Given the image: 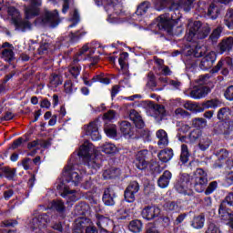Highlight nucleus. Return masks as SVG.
Here are the masks:
<instances>
[{"label": "nucleus", "instance_id": "f257e3e1", "mask_svg": "<svg viewBox=\"0 0 233 233\" xmlns=\"http://www.w3.org/2000/svg\"><path fill=\"white\" fill-rule=\"evenodd\" d=\"M99 168H101V159L97 157V155H94V157L80 164L72 163V166L67 165L64 168L62 180L56 186V188L57 190H63L61 193L63 198H69L70 201H76V197L72 196L74 191L68 188V183L77 187L83 179V174L92 176L97 174Z\"/></svg>", "mask_w": 233, "mask_h": 233}, {"label": "nucleus", "instance_id": "f03ea898", "mask_svg": "<svg viewBox=\"0 0 233 233\" xmlns=\"http://www.w3.org/2000/svg\"><path fill=\"white\" fill-rule=\"evenodd\" d=\"M169 12L160 15L158 16L157 28L158 30H164L169 35H172L174 26L179 23L181 19V13L179 12V5L172 3L171 6L168 7Z\"/></svg>", "mask_w": 233, "mask_h": 233}, {"label": "nucleus", "instance_id": "7ed1b4c3", "mask_svg": "<svg viewBox=\"0 0 233 233\" xmlns=\"http://www.w3.org/2000/svg\"><path fill=\"white\" fill-rule=\"evenodd\" d=\"M135 166L141 172H149L151 174H161L163 172V167L158 164H152L148 161V150L143 149L137 152L136 159L134 161Z\"/></svg>", "mask_w": 233, "mask_h": 233}, {"label": "nucleus", "instance_id": "20e7f679", "mask_svg": "<svg viewBox=\"0 0 233 233\" xmlns=\"http://www.w3.org/2000/svg\"><path fill=\"white\" fill-rule=\"evenodd\" d=\"M187 41L192 43L196 39H206L210 34V27L203 26L201 21L197 20L188 24Z\"/></svg>", "mask_w": 233, "mask_h": 233}, {"label": "nucleus", "instance_id": "39448f33", "mask_svg": "<svg viewBox=\"0 0 233 233\" xmlns=\"http://www.w3.org/2000/svg\"><path fill=\"white\" fill-rule=\"evenodd\" d=\"M129 119L133 121L137 128L135 131V134L137 136V139H139V137H142L143 139H150V130L145 128V120H143V116H141L139 112L136 109L131 110Z\"/></svg>", "mask_w": 233, "mask_h": 233}, {"label": "nucleus", "instance_id": "423d86ee", "mask_svg": "<svg viewBox=\"0 0 233 233\" xmlns=\"http://www.w3.org/2000/svg\"><path fill=\"white\" fill-rule=\"evenodd\" d=\"M175 190L184 196H194L192 191L191 176L187 173H181L174 185Z\"/></svg>", "mask_w": 233, "mask_h": 233}, {"label": "nucleus", "instance_id": "0eeeda50", "mask_svg": "<svg viewBox=\"0 0 233 233\" xmlns=\"http://www.w3.org/2000/svg\"><path fill=\"white\" fill-rule=\"evenodd\" d=\"M198 175L191 176V190L194 188L198 194L205 192L207 185H208V178L207 177V172L202 168L197 170Z\"/></svg>", "mask_w": 233, "mask_h": 233}, {"label": "nucleus", "instance_id": "6e6552de", "mask_svg": "<svg viewBox=\"0 0 233 233\" xmlns=\"http://www.w3.org/2000/svg\"><path fill=\"white\" fill-rule=\"evenodd\" d=\"M218 214L224 219H230L233 217V192H229L221 202Z\"/></svg>", "mask_w": 233, "mask_h": 233}, {"label": "nucleus", "instance_id": "1a4fd4ad", "mask_svg": "<svg viewBox=\"0 0 233 233\" xmlns=\"http://www.w3.org/2000/svg\"><path fill=\"white\" fill-rule=\"evenodd\" d=\"M48 223H50V216L46 213H41L32 219L31 228L34 232L45 233V231H43V228H46Z\"/></svg>", "mask_w": 233, "mask_h": 233}, {"label": "nucleus", "instance_id": "9d476101", "mask_svg": "<svg viewBox=\"0 0 233 233\" xmlns=\"http://www.w3.org/2000/svg\"><path fill=\"white\" fill-rule=\"evenodd\" d=\"M141 186H139V182L133 180L129 182L127 187L124 191V198L127 203H134L136 201V194L139 192Z\"/></svg>", "mask_w": 233, "mask_h": 233}, {"label": "nucleus", "instance_id": "9b49d317", "mask_svg": "<svg viewBox=\"0 0 233 233\" xmlns=\"http://www.w3.org/2000/svg\"><path fill=\"white\" fill-rule=\"evenodd\" d=\"M99 125H101V118H96L85 128L86 136H90L92 141H99L101 139Z\"/></svg>", "mask_w": 233, "mask_h": 233}, {"label": "nucleus", "instance_id": "f8f14e48", "mask_svg": "<svg viewBox=\"0 0 233 233\" xmlns=\"http://www.w3.org/2000/svg\"><path fill=\"white\" fill-rule=\"evenodd\" d=\"M219 106H221V101L218 98L207 100L201 104L195 102V114L204 112L208 108H219Z\"/></svg>", "mask_w": 233, "mask_h": 233}, {"label": "nucleus", "instance_id": "ddd939ff", "mask_svg": "<svg viewBox=\"0 0 233 233\" xmlns=\"http://www.w3.org/2000/svg\"><path fill=\"white\" fill-rule=\"evenodd\" d=\"M213 132L216 136H225V137H228L233 132V126L230 122H218L214 127Z\"/></svg>", "mask_w": 233, "mask_h": 233}, {"label": "nucleus", "instance_id": "4468645a", "mask_svg": "<svg viewBox=\"0 0 233 233\" xmlns=\"http://www.w3.org/2000/svg\"><path fill=\"white\" fill-rule=\"evenodd\" d=\"M92 154H94V145L89 142H85L80 146L77 156L79 159H82V163L92 158Z\"/></svg>", "mask_w": 233, "mask_h": 233}, {"label": "nucleus", "instance_id": "2eb2a0df", "mask_svg": "<svg viewBox=\"0 0 233 233\" xmlns=\"http://www.w3.org/2000/svg\"><path fill=\"white\" fill-rule=\"evenodd\" d=\"M11 21L15 25V30H20L21 32H28L32 30V26H34L29 19H22L21 16L13 17L11 18Z\"/></svg>", "mask_w": 233, "mask_h": 233}, {"label": "nucleus", "instance_id": "dca6fc26", "mask_svg": "<svg viewBox=\"0 0 233 233\" xmlns=\"http://www.w3.org/2000/svg\"><path fill=\"white\" fill-rule=\"evenodd\" d=\"M120 132L127 139H136L138 137L137 134H136V128L132 127V124L128 121H122L120 123Z\"/></svg>", "mask_w": 233, "mask_h": 233}, {"label": "nucleus", "instance_id": "f3484780", "mask_svg": "<svg viewBox=\"0 0 233 233\" xmlns=\"http://www.w3.org/2000/svg\"><path fill=\"white\" fill-rule=\"evenodd\" d=\"M159 208L156 206H147L142 209L141 216L146 221H152L159 216Z\"/></svg>", "mask_w": 233, "mask_h": 233}, {"label": "nucleus", "instance_id": "a211bd4d", "mask_svg": "<svg viewBox=\"0 0 233 233\" xmlns=\"http://www.w3.org/2000/svg\"><path fill=\"white\" fill-rule=\"evenodd\" d=\"M205 9L203 7V10L209 19H212L213 21H216L219 17V14H221V10L219 9V6H218L214 3L210 4H204Z\"/></svg>", "mask_w": 233, "mask_h": 233}, {"label": "nucleus", "instance_id": "6ab92c4d", "mask_svg": "<svg viewBox=\"0 0 233 233\" xmlns=\"http://www.w3.org/2000/svg\"><path fill=\"white\" fill-rule=\"evenodd\" d=\"M116 198H117V195L114 189L111 187L104 189L102 201L106 207H114V205H116Z\"/></svg>", "mask_w": 233, "mask_h": 233}, {"label": "nucleus", "instance_id": "aec40b11", "mask_svg": "<svg viewBox=\"0 0 233 233\" xmlns=\"http://www.w3.org/2000/svg\"><path fill=\"white\" fill-rule=\"evenodd\" d=\"M210 87L201 86H195L189 93L190 97L192 99H203L210 94Z\"/></svg>", "mask_w": 233, "mask_h": 233}, {"label": "nucleus", "instance_id": "412c9836", "mask_svg": "<svg viewBox=\"0 0 233 233\" xmlns=\"http://www.w3.org/2000/svg\"><path fill=\"white\" fill-rule=\"evenodd\" d=\"M41 0H31V6L25 9V19H34L39 15V9L37 6H41Z\"/></svg>", "mask_w": 233, "mask_h": 233}, {"label": "nucleus", "instance_id": "4be33fe9", "mask_svg": "<svg viewBox=\"0 0 233 233\" xmlns=\"http://www.w3.org/2000/svg\"><path fill=\"white\" fill-rule=\"evenodd\" d=\"M59 11L55 9L54 11H46L44 14V19L46 25H51V26H57L59 25Z\"/></svg>", "mask_w": 233, "mask_h": 233}, {"label": "nucleus", "instance_id": "5701e85b", "mask_svg": "<svg viewBox=\"0 0 233 233\" xmlns=\"http://www.w3.org/2000/svg\"><path fill=\"white\" fill-rule=\"evenodd\" d=\"M214 63H216V54L209 53L202 57L199 67L201 70H210V67L214 66Z\"/></svg>", "mask_w": 233, "mask_h": 233}, {"label": "nucleus", "instance_id": "b1692460", "mask_svg": "<svg viewBox=\"0 0 233 233\" xmlns=\"http://www.w3.org/2000/svg\"><path fill=\"white\" fill-rule=\"evenodd\" d=\"M170 179H172V172L165 170L157 179L159 188H167L170 185Z\"/></svg>", "mask_w": 233, "mask_h": 233}, {"label": "nucleus", "instance_id": "393cba45", "mask_svg": "<svg viewBox=\"0 0 233 233\" xmlns=\"http://www.w3.org/2000/svg\"><path fill=\"white\" fill-rule=\"evenodd\" d=\"M230 114H232V110L230 107H221L217 114V119L219 122L230 123Z\"/></svg>", "mask_w": 233, "mask_h": 233}, {"label": "nucleus", "instance_id": "a878e982", "mask_svg": "<svg viewBox=\"0 0 233 233\" xmlns=\"http://www.w3.org/2000/svg\"><path fill=\"white\" fill-rule=\"evenodd\" d=\"M233 47V36H228L227 38H224L219 44H218V50L220 54H225V52H230Z\"/></svg>", "mask_w": 233, "mask_h": 233}, {"label": "nucleus", "instance_id": "bb28decb", "mask_svg": "<svg viewBox=\"0 0 233 233\" xmlns=\"http://www.w3.org/2000/svg\"><path fill=\"white\" fill-rule=\"evenodd\" d=\"M222 66H226L229 70H233V61L232 58H227L225 60L221 59L218 61L217 66H215L212 69L211 72L212 74H218L221 70Z\"/></svg>", "mask_w": 233, "mask_h": 233}, {"label": "nucleus", "instance_id": "cd10ccee", "mask_svg": "<svg viewBox=\"0 0 233 233\" xmlns=\"http://www.w3.org/2000/svg\"><path fill=\"white\" fill-rule=\"evenodd\" d=\"M190 227L195 228V230H201V228L205 227V215L200 214L193 217L192 220L190 221Z\"/></svg>", "mask_w": 233, "mask_h": 233}, {"label": "nucleus", "instance_id": "c85d7f7f", "mask_svg": "<svg viewBox=\"0 0 233 233\" xmlns=\"http://www.w3.org/2000/svg\"><path fill=\"white\" fill-rule=\"evenodd\" d=\"M51 208L56 210L63 218H66V207L63 200H53L51 203Z\"/></svg>", "mask_w": 233, "mask_h": 233}, {"label": "nucleus", "instance_id": "c756f323", "mask_svg": "<svg viewBox=\"0 0 233 233\" xmlns=\"http://www.w3.org/2000/svg\"><path fill=\"white\" fill-rule=\"evenodd\" d=\"M157 157L162 163H168L174 157V150L172 148H165L157 154Z\"/></svg>", "mask_w": 233, "mask_h": 233}, {"label": "nucleus", "instance_id": "7c9ffc66", "mask_svg": "<svg viewBox=\"0 0 233 233\" xmlns=\"http://www.w3.org/2000/svg\"><path fill=\"white\" fill-rule=\"evenodd\" d=\"M189 159L190 151H188V146H187V144H182L178 165H180V167H183V165H187V162Z\"/></svg>", "mask_w": 233, "mask_h": 233}, {"label": "nucleus", "instance_id": "2f4dec72", "mask_svg": "<svg viewBox=\"0 0 233 233\" xmlns=\"http://www.w3.org/2000/svg\"><path fill=\"white\" fill-rule=\"evenodd\" d=\"M128 230L132 233H141L143 230V221L140 219H133L128 224Z\"/></svg>", "mask_w": 233, "mask_h": 233}, {"label": "nucleus", "instance_id": "473e14b6", "mask_svg": "<svg viewBox=\"0 0 233 233\" xmlns=\"http://www.w3.org/2000/svg\"><path fill=\"white\" fill-rule=\"evenodd\" d=\"M156 136L158 139V147H167L168 146V134L165 129H159L157 131Z\"/></svg>", "mask_w": 233, "mask_h": 233}, {"label": "nucleus", "instance_id": "72a5a7b5", "mask_svg": "<svg viewBox=\"0 0 233 233\" xmlns=\"http://www.w3.org/2000/svg\"><path fill=\"white\" fill-rule=\"evenodd\" d=\"M100 150L101 152H104V154H106L107 156H114L115 154H117V152H119L117 147H116V145H114L113 143H106L102 145Z\"/></svg>", "mask_w": 233, "mask_h": 233}, {"label": "nucleus", "instance_id": "f704fd0d", "mask_svg": "<svg viewBox=\"0 0 233 233\" xmlns=\"http://www.w3.org/2000/svg\"><path fill=\"white\" fill-rule=\"evenodd\" d=\"M104 132L107 137H117V127L112 123L106 122V124H104Z\"/></svg>", "mask_w": 233, "mask_h": 233}, {"label": "nucleus", "instance_id": "c9c22d12", "mask_svg": "<svg viewBox=\"0 0 233 233\" xmlns=\"http://www.w3.org/2000/svg\"><path fill=\"white\" fill-rule=\"evenodd\" d=\"M163 207L166 212H171L172 214L179 212V205L176 201H167Z\"/></svg>", "mask_w": 233, "mask_h": 233}, {"label": "nucleus", "instance_id": "e433bc0d", "mask_svg": "<svg viewBox=\"0 0 233 233\" xmlns=\"http://www.w3.org/2000/svg\"><path fill=\"white\" fill-rule=\"evenodd\" d=\"M2 59L6 63H12V61L15 60V53H14V49H4L2 51Z\"/></svg>", "mask_w": 233, "mask_h": 233}, {"label": "nucleus", "instance_id": "4c0bfd02", "mask_svg": "<svg viewBox=\"0 0 233 233\" xmlns=\"http://www.w3.org/2000/svg\"><path fill=\"white\" fill-rule=\"evenodd\" d=\"M207 123V119L203 117H196L193 118L191 121L193 128H198V130H202V128H206Z\"/></svg>", "mask_w": 233, "mask_h": 233}, {"label": "nucleus", "instance_id": "58836bf2", "mask_svg": "<svg viewBox=\"0 0 233 233\" xmlns=\"http://www.w3.org/2000/svg\"><path fill=\"white\" fill-rule=\"evenodd\" d=\"M86 52H88V46H84L80 49V51L78 53H76V55L74 56V58H73L74 65H77V63H79V61H85V59H86V58L83 57V56H85V54H86Z\"/></svg>", "mask_w": 233, "mask_h": 233}, {"label": "nucleus", "instance_id": "ea45409f", "mask_svg": "<svg viewBox=\"0 0 233 233\" xmlns=\"http://www.w3.org/2000/svg\"><path fill=\"white\" fill-rule=\"evenodd\" d=\"M229 154L230 153L228 152V150L225 148H220L214 152V156L218 157V161H227V159H228Z\"/></svg>", "mask_w": 233, "mask_h": 233}, {"label": "nucleus", "instance_id": "a19ab883", "mask_svg": "<svg viewBox=\"0 0 233 233\" xmlns=\"http://www.w3.org/2000/svg\"><path fill=\"white\" fill-rule=\"evenodd\" d=\"M117 170H119L117 167H111L108 169H106L103 172V177L104 179H116L117 177Z\"/></svg>", "mask_w": 233, "mask_h": 233}, {"label": "nucleus", "instance_id": "79ce46f5", "mask_svg": "<svg viewBox=\"0 0 233 233\" xmlns=\"http://www.w3.org/2000/svg\"><path fill=\"white\" fill-rule=\"evenodd\" d=\"M50 85H52V86L55 88H57V86L63 85V76L61 75L53 73L50 77Z\"/></svg>", "mask_w": 233, "mask_h": 233}, {"label": "nucleus", "instance_id": "37998d69", "mask_svg": "<svg viewBox=\"0 0 233 233\" xmlns=\"http://www.w3.org/2000/svg\"><path fill=\"white\" fill-rule=\"evenodd\" d=\"M148 8H150V2H142L137 8V15H145L148 12Z\"/></svg>", "mask_w": 233, "mask_h": 233}, {"label": "nucleus", "instance_id": "c03bdc74", "mask_svg": "<svg viewBox=\"0 0 233 233\" xmlns=\"http://www.w3.org/2000/svg\"><path fill=\"white\" fill-rule=\"evenodd\" d=\"M224 24L228 26V30H233V9H228L227 11Z\"/></svg>", "mask_w": 233, "mask_h": 233}, {"label": "nucleus", "instance_id": "a18cd8bd", "mask_svg": "<svg viewBox=\"0 0 233 233\" xmlns=\"http://www.w3.org/2000/svg\"><path fill=\"white\" fill-rule=\"evenodd\" d=\"M2 172L4 174V177H6L8 181H14V177H15V169H12L9 167H4L2 168Z\"/></svg>", "mask_w": 233, "mask_h": 233}, {"label": "nucleus", "instance_id": "49530a36", "mask_svg": "<svg viewBox=\"0 0 233 233\" xmlns=\"http://www.w3.org/2000/svg\"><path fill=\"white\" fill-rule=\"evenodd\" d=\"M222 33H223V26L221 25L217 26V28H215L211 33V35H209L210 41H212V43H217L218 39L221 37Z\"/></svg>", "mask_w": 233, "mask_h": 233}, {"label": "nucleus", "instance_id": "de8ad7c7", "mask_svg": "<svg viewBox=\"0 0 233 233\" xmlns=\"http://www.w3.org/2000/svg\"><path fill=\"white\" fill-rule=\"evenodd\" d=\"M76 208L80 216H86V213L90 210V206L86 202L81 201Z\"/></svg>", "mask_w": 233, "mask_h": 233}, {"label": "nucleus", "instance_id": "09e8293b", "mask_svg": "<svg viewBox=\"0 0 233 233\" xmlns=\"http://www.w3.org/2000/svg\"><path fill=\"white\" fill-rule=\"evenodd\" d=\"M205 233H221V229L219 228V226H218L217 222L209 221L208 222V228Z\"/></svg>", "mask_w": 233, "mask_h": 233}, {"label": "nucleus", "instance_id": "8fccbe9b", "mask_svg": "<svg viewBox=\"0 0 233 233\" xmlns=\"http://www.w3.org/2000/svg\"><path fill=\"white\" fill-rule=\"evenodd\" d=\"M23 143H28V137L23 138L18 137L17 139L14 140L11 146L9 147V150H15L16 148H19Z\"/></svg>", "mask_w": 233, "mask_h": 233}, {"label": "nucleus", "instance_id": "3c124183", "mask_svg": "<svg viewBox=\"0 0 233 233\" xmlns=\"http://www.w3.org/2000/svg\"><path fill=\"white\" fill-rule=\"evenodd\" d=\"M210 145H212V140H210L208 137L202 138L198 143V148L202 150V152H205V150H208Z\"/></svg>", "mask_w": 233, "mask_h": 233}, {"label": "nucleus", "instance_id": "603ef678", "mask_svg": "<svg viewBox=\"0 0 233 233\" xmlns=\"http://www.w3.org/2000/svg\"><path fill=\"white\" fill-rule=\"evenodd\" d=\"M86 33L85 32H79L76 31V33L74 32H70L69 33V41L70 43H77V41H79V39H81V37H83Z\"/></svg>", "mask_w": 233, "mask_h": 233}, {"label": "nucleus", "instance_id": "864d4df0", "mask_svg": "<svg viewBox=\"0 0 233 233\" xmlns=\"http://www.w3.org/2000/svg\"><path fill=\"white\" fill-rule=\"evenodd\" d=\"M101 119L102 121H104V125L106 123H110V121H112L113 119H116V111L109 110L107 113L104 114Z\"/></svg>", "mask_w": 233, "mask_h": 233}, {"label": "nucleus", "instance_id": "5fc2aeb1", "mask_svg": "<svg viewBox=\"0 0 233 233\" xmlns=\"http://www.w3.org/2000/svg\"><path fill=\"white\" fill-rule=\"evenodd\" d=\"M96 219L98 228H103L106 225H108V218L103 215H96Z\"/></svg>", "mask_w": 233, "mask_h": 233}, {"label": "nucleus", "instance_id": "6e6d98bb", "mask_svg": "<svg viewBox=\"0 0 233 233\" xmlns=\"http://www.w3.org/2000/svg\"><path fill=\"white\" fill-rule=\"evenodd\" d=\"M69 73L75 79H77L79 75L81 74V66H77V64H74L73 62V66L69 68Z\"/></svg>", "mask_w": 233, "mask_h": 233}, {"label": "nucleus", "instance_id": "4d7b16f0", "mask_svg": "<svg viewBox=\"0 0 233 233\" xmlns=\"http://www.w3.org/2000/svg\"><path fill=\"white\" fill-rule=\"evenodd\" d=\"M215 190H218V181L210 182L208 187L204 190V193L206 196H210V194H214Z\"/></svg>", "mask_w": 233, "mask_h": 233}, {"label": "nucleus", "instance_id": "13d9d810", "mask_svg": "<svg viewBox=\"0 0 233 233\" xmlns=\"http://www.w3.org/2000/svg\"><path fill=\"white\" fill-rule=\"evenodd\" d=\"M126 59H128V52H123L118 58V65L120 66L121 70H127Z\"/></svg>", "mask_w": 233, "mask_h": 233}, {"label": "nucleus", "instance_id": "bf43d9fd", "mask_svg": "<svg viewBox=\"0 0 233 233\" xmlns=\"http://www.w3.org/2000/svg\"><path fill=\"white\" fill-rule=\"evenodd\" d=\"M88 223H90V220L88 218H81L75 227L80 228V230L85 231L86 230V227H90L88 226Z\"/></svg>", "mask_w": 233, "mask_h": 233}, {"label": "nucleus", "instance_id": "052dcab7", "mask_svg": "<svg viewBox=\"0 0 233 233\" xmlns=\"http://www.w3.org/2000/svg\"><path fill=\"white\" fill-rule=\"evenodd\" d=\"M201 137V130L199 129H194L189 133V139L190 141H192L193 143L195 141H198V138Z\"/></svg>", "mask_w": 233, "mask_h": 233}, {"label": "nucleus", "instance_id": "680f3d73", "mask_svg": "<svg viewBox=\"0 0 233 233\" xmlns=\"http://www.w3.org/2000/svg\"><path fill=\"white\" fill-rule=\"evenodd\" d=\"M7 14L12 16V19H14V17H21V13L15 6H9L7 8Z\"/></svg>", "mask_w": 233, "mask_h": 233}, {"label": "nucleus", "instance_id": "e2e57ef3", "mask_svg": "<svg viewBox=\"0 0 233 233\" xmlns=\"http://www.w3.org/2000/svg\"><path fill=\"white\" fill-rule=\"evenodd\" d=\"M50 45L48 43L41 44L37 49L38 56H45V54H48V48Z\"/></svg>", "mask_w": 233, "mask_h": 233}, {"label": "nucleus", "instance_id": "0e129e2a", "mask_svg": "<svg viewBox=\"0 0 233 233\" xmlns=\"http://www.w3.org/2000/svg\"><path fill=\"white\" fill-rule=\"evenodd\" d=\"M224 97L227 101H233V86H229L224 92Z\"/></svg>", "mask_w": 233, "mask_h": 233}, {"label": "nucleus", "instance_id": "69168bd1", "mask_svg": "<svg viewBox=\"0 0 233 233\" xmlns=\"http://www.w3.org/2000/svg\"><path fill=\"white\" fill-rule=\"evenodd\" d=\"M120 0H107V4L104 6L105 10H108L112 8V10H116V7L119 5Z\"/></svg>", "mask_w": 233, "mask_h": 233}, {"label": "nucleus", "instance_id": "338daca9", "mask_svg": "<svg viewBox=\"0 0 233 233\" xmlns=\"http://www.w3.org/2000/svg\"><path fill=\"white\" fill-rule=\"evenodd\" d=\"M94 186V182L92 181L91 177L86 178V180L81 184V188L84 190H90Z\"/></svg>", "mask_w": 233, "mask_h": 233}, {"label": "nucleus", "instance_id": "774afa93", "mask_svg": "<svg viewBox=\"0 0 233 233\" xmlns=\"http://www.w3.org/2000/svg\"><path fill=\"white\" fill-rule=\"evenodd\" d=\"M144 233H160L156 224H149L146 227Z\"/></svg>", "mask_w": 233, "mask_h": 233}]
</instances>
